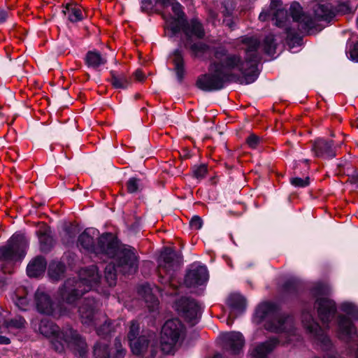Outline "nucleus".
<instances>
[{
    "label": "nucleus",
    "mask_w": 358,
    "mask_h": 358,
    "mask_svg": "<svg viewBox=\"0 0 358 358\" xmlns=\"http://www.w3.org/2000/svg\"><path fill=\"white\" fill-rule=\"evenodd\" d=\"M64 13L72 22L80 21L83 18L82 10L76 6H67Z\"/></svg>",
    "instance_id": "33"
},
{
    "label": "nucleus",
    "mask_w": 358,
    "mask_h": 358,
    "mask_svg": "<svg viewBox=\"0 0 358 358\" xmlns=\"http://www.w3.org/2000/svg\"><path fill=\"white\" fill-rule=\"evenodd\" d=\"M315 304L320 320L324 325L328 326L329 322L334 317L336 313L335 302L328 298L318 297Z\"/></svg>",
    "instance_id": "14"
},
{
    "label": "nucleus",
    "mask_w": 358,
    "mask_h": 358,
    "mask_svg": "<svg viewBox=\"0 0 358 358\" xmlns=\"http://www.w3.org/2000/svg\"><path fill=\"white\" fill-rule=\"evenodd\" d=\"M134 77L137 80L142 81L144 79V74L141 71L137 70L134 73Z\"/></svg>",
    "instance_id": "51"
},
{
    "label": "nucleus",
    "mask_w": 358,
    "mask_h": 358,
    "mask_svg": "<svg viewBox=\"0 0 358 358\" xmlns=\"http://www.w3.org/2000/svg\"><path fill=\"white\" fill-rule=\"evenodd\" d=\"M7 13L4 10H0V23L4 22L7 18Z\"/></svg>",
    "instance_id": "53"
},
{
    "label": "nucleus",
    "mask_w": 358,
    "mask_h": 358,
    "mask_svg": "<svg viewBox=\"0 0 358 358\" xmlns=\"http://www.w3.org/2000/svg\"><path fill=\"white\" fill-rule=\"evenodd\" d=\"M313 11L317 20H329L335 15V12L329 3H317L313 7Z\"/></svg>",
    "instance_id": "25"
},
{
    "label": "nucleus",
    "mask_w": 358,
    "mask_h": 358,
    "mask_svg": "<svg viewBox=\"0 0 358 358\" xmlns=\"http://www.w3.org/2000/svg\"><path fill=\"white\" fill-rule=\"evenodd\" d=\"M145 295L144 296V299L146 303H150V305H148V306L154 308L157 306V300L155 296L150 293V289L149 287H145Z\"/></svg>",
    "instance_id": "40"
},
{
    "label": "nucleus",
    "mask_w": 358,
    "mask_h": 358,
    "mask_svg": "<svg viewBox=\"0 0 358 358\" xmlns=\"http://www.w3.org/2000/svg\"><path fill=\"white\" fill-rule=\"evenodd\" d=\"M261 141L262 139L254 134H251L246 139L247 144L252 149L256 148Z\"/></svg>",
    "instance_id": "43"
},
{
    "label": "nucleus",
    "mask_w": 358,
    "mask_h": 358,
    "mask_svg": "<svg viewBox=\"0 0 358 358\" xmlns=\"http://www.w3.org/2000/svg\"><path fill=\"white\" fill-rule=\"evenodd\" d=\"M116 266L113 263H109L105 267V278L110 286H114L116 284Z\"/></svg>",
    "instance_id": "34"
},
{
    "label": "nucleus",
    "mask_w": 358,
    "mask_h": 358,
    "mask_svg": "<svg viewBox=\"0 0 358 358\" xmlns=\"http://www.w3.org/2000/svg\"><path fill=\"white\" fill-rule=\"evenodd\" d=\"M115 354L113 358H124L125 355V350L122 348L121 343L119 339H115Z\"/></svg>",
    "instance_id": "46"
},
{
    "label": "nucleus",
    "mask_w": 358,
    "mask_h": 358,
    "mask_svg": "<svg viewBox=\"0 0 358 358\" xmlns=\"http://www.w3.org/2000/svg\"><path fill=\"white\" fill-rule=\"evenodd\" d=\"M339 336L343 340H348L352 338L356 334V329L352 322L345 316H340L338 318Z\"/></svg>",
    "instance_id": "23"
},
{
    "label": "nucleus",
    "mask_w": 358,
    "mask_h": 358,
    "mask_svg": "<svg viewBox=\"0 0 358 358\" xmlns=\"http://www.w3.org/2000/svg\"><path fill=\"white\" fill-rule=\"evenodd\" d=\"M356 357H357V358H358V348H357V351L356 352Z\"/></svg>",
    "instance_id": "57"
},
{
    "label": "nucleus",
    "mask_w": 358,
    "mask_h": 358,
    "mask_svg": "<svg viewBox=\"0 0 358 358\" xmlns=\"http://www.w3.org/2000/svg\"><path fill=\"white\" fill-rule=\"evenodd\" d=\"M176 310L185 320L194 324L199 313V306L194 299L182 298L176 303Z\"/></svg>",
    "instance_id": "13"
},
{
    "label": "nucleus",
    "mask_w": 358,
    "mask_h": 358,
    "mask_svg": "<svg viewBox=\"0 0 358 358\" xmlns=\"http://www.w3.org/2000/svg\"><path fill=\"white\" fill-rule=\"evenodd\" d=\"M278 343L276 338H271L268 341L262 343L257 345L252 351L253 358H264L272 352Z\"/></svg>",
    "instance_id": "22"
},
{
    "label": "nucleus",
    "mask_w": 358,
    "mask_h": 358,
    "mask_svg": "<svg viewBox=\"0 0 358 358\" xmlns=\"http://www.w3.org/2000/svg\"><path fill=\"white\" fill-rule=\"evenodd\" d=\"M331 358H336V357H331Z\"/></svg>",
    "instance_id": "59"
},
{
    "label": "nucleus",
    "mask_w": 358,
    "mask_h": 358,
    "mask_svg": "<svg viewBox=\"0 0 358 358\" xmlns=\"http://www.w3.org/2000/svg\"><path fill=\"white\" fill-rule=\"evenodd\" d=\"M65 271V266L61 262H52L48 268V274L50 278L55 281L61 279Z\"/></svg>",
    "instance_id": "32"
},
{
    "label": "nucleus",
    "mask_w": 358,
    "mask_h": 358,
    "mask_svg": "<svg viewBox=\"0 0 358 358\" xmlns=\"http://www.w3.org/2000/svg\"><path fill=\"white\" fill-rule=\"evenodd\" d=\"M313 293L315 296L327 295L329 293V288L324 284H318L313 288Z\"/></svg>",
    "instance_id": "42"
},
{
    "label": "nucleus",
    "mask_w": 358,
    "mask_h": 358,
    "mask_svg": "<svg viewBox=\"0 0 358 358\" xmlns=\"http://www.w3.org/2000/svg\"><path fill=\"white\" fill-rule=\"evenodd\" d=\"M227 304L234 311L242 312L246 306L245 299L239 294H232L227 299Z\"/></svg>",
    "instance_id": "30"
},
{
    "label": "nucleus",
    "mask_w": 358,
    "mask_h": 358,
    "mask_svg": "<svg viewBox=\"0 0 358 358\" xmlns=\"http://www.w3.org/2000/svg\"><path fill=\"white\" fill-rule=\"evenodd\" d=\"M230 80L220 68L216 62L211 63L209 73L201 75L196 81L197 87L203 91H213L222 89L226 81Z\"/></svg>",
    "instance_id": "8"
},
{
    "label": "nucleus",
    "mask_w": 358,
    "mask_h": 358,
    "mask_svg": "<svg viewBox=\"0 0 358 358\" xmlns=\"http://www.w3.org/2000/svg\"><path fill=\"white\" fill-rule=\"evenodd\" d=\"M173 62L175 65L174 71L179 82H182L185 76L184 60L182 52L176 50L173 54Z\"/></svg>",
    "instance_id": "28"
},
{
    "label": "nucleus",
    "mask_w": 358,
    "mask_h": 358,
    "mask_svg": "<svg viewBox=\"0 0 358 358\" xmlns=\"http://www.w3.org/2000/svg\"><path fill=\"white\" fill-rule=\"evenodd\" d=\"M206 173L207 167L206 165L195 166L193 169L194 176L199 180L203 178L206 176Z\"/></svg>",
    "instance_id": "41"
},
{
    "label": "nucleus",
    "mask_w": 358,
    "mask_h": 358,
    "mask_svg": "<svg viewBox=\"0 0 358 358\" xmlns=\"http://www.w3.org/2000/svg\"><path fill=\"white\" fill-rule=\"evenodd\" d=\"M94 358H109L108 345L105 343L99 342L94 345Z\"/></svg>",
    "instance_id": "36"
},
{
    "label": "nucleus",
    "mask_w": 358,
    "mask_h": 358,
    "mask_svg": "<svg viewBox=\"0 0 358 358\" xmlns=\"http://www.w3.org/2000/svg\"><path fill=\"white\" fill-rule=\"evenodd\" d=\"M203 224L202 219L198 216L194 215L190 220L189 225L192 229L199 230L201 228Z\"/></svg>",
    "instance_id": "48"
},
{
    "label": "nucleus",
    "mask_w": 358,
    "mask_h": 358,
    "mask_svg": "<svg viewBox=\"0 0 358 358\" xmlns=\"http://www.w3.org/2000/svg\"><path fill=\"white\" fill-rule=\"evenodd\" d=\"M313 150L316 156L324 158H333L336 156V152L333 148V142L324 139H318L315 141Z\"/></svg>",
    "instance_id": "21"
},
{
    "label": "nucleus",
    "mask_w": 358,
    "mask_h": 358,
    "mask_svg": "<svg viewBox=\"0 0 358 358\" xmlns=\"http://www.w3.org/2000/svg\"><path fill=\"white\" fill-rule=\"evenodd\" d=\"M290 182L295 187H304L309 185V178L306 177L304 179L297 177L293 178L290 180Z\"/></svg>",
    "instance_id": "44"
},
{
    "label": "nucleus",
    "mask_w": 358,
    "mask_h": 358,
    "mask_svg": "<svg viewBox=\"0 0 358 358\" xmlns=\"http://www.w3.org/2000/svg\"><path fill=\"white\" fill-rule=\"evenodd\" d=\"M263 48L264 52L269 55H272L275 53L276 44L273 35L269 34L265 37L263 42Z\"/></svg>",
    "instance_id": "35"
},
{
    "label": "nucleus",
    "mask_w": 358,
    "mask_h": 358,
    "mask_svg": "<svg viewBox=\"0 0 358 358\" xmlns=\"http://www.w3.org/2000/svg\"><path fill=\"white\" fill-rule=\"evenodd\" d=\"M39 332L50 338L52 348L57 352H64L66 347H68L78 352L80 356H83L85 353V341L72 328L59 331V327L53 322L42 320L39 325Z\"/></svg>",
    "instance_id": "3"
},
{
    "label": "nucleus",
    "mask_w": 358,
    "mask_h": 358,
    "mask_svg": "<svg viewBox=\"0 0 358 358\" xmlns=\"http://www.w3.org/2000/svg\"><path fill=\"white\" fill-rule=\"evenodd\" d=\"M352 181L353 182H358V173H356V176H352Z\"/></svg>",
    "instance_id": "54"
},
{
    "label": "nucleus",
    "mask_w": 358,
    "mask_h": 358,
    "mask_svg": "<svg viewBox=\"0 0 358 358\" xmlns=\"http://www.w3.org/2000/svg\"><path fill=\"white\" fill-rule=\"evenodd\" d=\"M155 6V3L152 0H142L141 9L143 12L150 13L151 12Z\"/></svg>",
    "instance_id": "47"
},
{
    "label": "nucleus",
    "mask_w": 358,
    "mask_h": 358,
    "mask_svg": "<svg viewBox=\"0 0 358 358\" xmlns=\"http://www.w3.org/2000/svg\"><path fill=\"white\" fill-rule=\"evenodd\" d=\"M342 310L349 315L356 317L355 313H357V308L350 303H344L342 304Z\"/></svg>",
    "instance_id": "49"
},
{
    "label": "nucleus",
    "mask_w": 358,
    "mask_h": 358,
    "mask_svg": "<svg viewBox=\"0 0 358 358\" xmlns=\"http://www.w3.org/2000/svg\"><path fill=\"white\" fill-rule=\"evenodd\" d=\"M148 340L145 336H140L130 341V347L132 352L136 355H142L148 348Z\"/></svg>",
    "instance_id": "31"
},
{
    "label": "nucleus",
    "mask_w": 358,
    "mask_h": 358,
    "mask_svg": "<svg viewBox=\"0 0 358 358\" xmlns=\"http://www.w3.org/2000/svg\"><path fill=\"white\" fill-rule=\"evenodd\" d=\"M36 306L38 311L48 315H60L65 314L62 310L55 308L50 296L44 292L38 289L35 294Z\"/></svg>",
    "instance_id": "15"
},
{
    "label": "nucleus",
    "mask_w": 358,
    "mask_h": 358,
    "mask_svg": "<svg viewBox=\"0 0 358 358\" xmlns=\"http://www.w3.org/2000/svg\"><path fill=\"white\" fill-rule=\"evenodd\" d=\"M99 236V231L94 228L86 229L78 237V245L85 250L96 255L103 254L116 258L117 268L124 274H131L138 268V259L136 250L130 246L119 249L117 242L111 233L103 234L98 238L97 244L94 238Z\"/></svg>",
    "instance_id": "2"
},
{
    "label": "nucleus",
    "mask_w": 358,
    "mask_h": 358,
    "mask_svg": "<svg viewBox=\"0 0 358 358\" xmlns=\"http://www.w3.org/2000/svg\"><path fill=\"white\" fill-rule=\"evenodd\" d=\"M78 313L83 324L96 327L99 322H103V325L96 329L99 335L110 334V324L106 321V316L99 312L98 302L94 299H84L78 308Z\"/></svg>",
    "instance_id": "6"
},
{
    "label": "nucleus",
    "mask_w": 358,
    "mask_h": 358,
    "mask_svg": "<svg viewBox=\"0 0 358 358\" xmlns=\"http://www.w3.org/2000/svg\"><path fill=\"white\" fill-rule=\"evenodd\" d=\"M9 313L0 308V334L6 330L22 329L26 327V320L21 316L8 320Z\"/></svg>",
    "instance_id": "17"
},
{
    "label": "nucleus",
    "mask_w": 358,
    "mask_h": 358,
    "mask_svg": "<svg viewBox=\"0 0 358 358\" xmlns=\"http://www.w3.org/2000/svg\"><path fill=\"white\" fill-rule=\"evenodd\" d=\"M224 346L233 354L240 352L244 345V338L239 332H229L222 335Z\"/></svg>",
    "instance_id": "19"
},
{
    "label": "nucleus",
    "mask_w": 358,
    "mask_h": 358,
    "mask_svg": "<svg viewBox=\"0 0 358 358\" xmlns=\"http://www.w3.org/2000/svg\"><path fill=\"white\" fill-rule=\"evenodd\" d=\"M302 323L304 328L315 338L318 344H320L324 350H326L330 348L331 346L330 339L320 327L318 324L314 321L310 314L306 312L303 313Z\"/></svg>",
    "instance_id": "11"
},
{
    "label": "nucleus",
    "mask_w": 358,
    "mask_h": 358,
    "mask_svg": "<svg viewBox=\"0 0 358 358\" xmlns=\"http://www.w3.org/2000/svg\"><path fill=\"white\" fill-rule=\"evenodd\" d=\"M142 188L140 180L136 178H131L127 182V189L129 193L138 192Z\"/></svg>",
    "instance_id": "37"
},
{
    "label": "nucleus",
    "mask_w": 358,
    "mask_h": 358,
    "mask_svg": "<svg viewBox=\"0 0 358 358\" xmlns=\"http://www.w3.org/2000/svg\"><path fill=\"white\" fill-rule=\"evenodd\" d=\"M139 325L136 321L133 320L131 322V326L128 334V338L129 342L136 339V336L138 334Z\"/></svg>",
    "instance_id": "39"
},
{
    "label": "nucleus",
    "mask_w": 358,
    "mask_h": 358,
    "mask_svg": "<svg viewBox=\"0 0 358 358\" xmlns=\"http://www.w3.org/2000/svg\"><path fill=\"white\" fill-rule=\"evenodd\" d=\"M46 266L47 262L43 257H36L28 264L27 274L30 277H38L45 272Z\"/></svg>",
    "instance_id": "24"
},
{
    "label": "nucleus",
    "mask_w": 358,
    "mask_h": 358,
    "mask_svg": "<svg viewBox=\"0 0 358 358\" xmlns=\"http://www.w3.org/2000/svg\"><path fill=\"white\" fill-rule=\"evenodd\" d=\"M240 41L245 45V60L238 55L228 53L225 48L221 47L215 50L214 57L229 80L248 85L252 83L258 76L257 63L259 60L257 50L259 41L255 37L247 36L241 37Z\"/></svg>",
    "instance_id": "1"
},
{
    "label": "nucleus",
    "mask_w": 358,
    "mask_h": 358,
    "mask_svg": "<svg viewBox=\"0 0 358 358\" xmlns=\"http://www.w3.org/2000/svg\"><path fill=\"white\" fill-rule=\"evenodd\" d=\"M112 85L116 89H125L131 83V79L124 73H117L114 71L110 72Z\"/></svg>",
    "instance_id": "29"
},
{
    "label": "nucleus",
    "mask_w": 358,
    "mask_h": 358,
    "mask_svg": "<svg viewBox=\"0 0 358 358\" xmlns=\"http://www.w3.org/2000/svg\"><path fill=\"white\" fill-rule=\"evenodd\" d=\"M232 322H233V321H232L231 320H229L227 322V323H228V324H231L232 323Z\"/></svg>",
    "instance_id": "56"
},
{
    "label": "nucleus",
    "mask_w": 358,
    "mask_h": 358,
    "mask_svg": "<svg viewBox=\"0 0 358 358\" xmlns=\"http://www.w3.org/2000/svg\"><path fill=\"white\" fill-rule=\"evenodd\" d=\"M349 55L352 61L358 62V41L350 49Z\"/></svg>",
    "instance_id": "50"
},
{
    "label": "nucleus",
    "mask_w": 358,
    "mask_h": 358,
    "mask_svg": "<svg viewBox=\"0 0 358 358\" xmlns=\"http://www.w3.org/2000/svg\"><path fill=\"white\" fill-rule=\"evenodd\" d=\"M256 316L260 320H265L264 327L268 331L292 333L294 330L293 318L280 314L278 306L273 303L260 304L256 310Z\"/></svg>",
    "instance_id": "5"
},
{
    "label": "nucleus",
    "mask_w": 358,
    "mask_h": 358,
    "mask_svg": "<svg viewBox=\"0 0 358 358\" xmlns=\"http://www.w3.org/2000/svg\"><path fill=\"white\" fill-rule=\"evenodd\" d=\"M189 48L195 55L204 53L209 49V46L208 45L201 42L190 44Z\"/></svg>",
    "instance_id": "38"
},
{
    "label": "nucleus",
    "mask_w": 358,
    "mask_h": 358,
    "mask_svg": "<svg viewBox=\"0 0 358 358\" xmlns=\"http://www.w3.org/2000/svg\"><path fill=\"white\" fill-rule=\"evenodd\" d=\"M180 264V257L170 248H166L160 255L159 273H167L169 278L172 276V271L177 269Z\"/></svg>",
    "instance_id": "12"
},
{
    "label": "nucleus",
    "mask_w": 358,
    "mask_h": 358,
    "mask_svg": "<svg viewBox=\"0 0 358 358\" xmlns=\"http://www.w3.org/2000/svg\"><path fill=\"white\" fill-rule=\"evenodd\" d=\"M180 31H182L187 37V41L185 43L186 47L189 45L188 41H190L192 38L201 39L206 34L202 24L196 18H193L189 21L186 20V19L185 20H180L177 24L171 26L173 34H177Z\"/></svg>",
    "instance_id": "9"
},
{
    "label": "nucleus",
    "mask_w": 358,
    "mask_h": 358,
    "mask_svg": "<svg viewBox=\"0 0 358 358\" xmlns=\"http://www.w3.org/2000/svg\"><path fill=\"white\" fill-rule=\"evenodd\" d=\"M10 343V340L9 338L4 336H0V344L1 345H8Z\"/></svg>",
    "instance_id": "52"
},
{
    "label": "nucleus",
    "mask_w": 358,
    "mask_h": 358,
    "mask_svg": "<svg viewBox=\"0 0 358 358\" xmlns=\"http://www.w3.org/2000/svg\"><path fill=\"white\" fill-rule=\"evenodd\" d=\"M289 13L294 21L297 22L303 29H310L314 27L313 19L303 12L302 7L298 2H293L289 7Z\"/></svg>",
    "instance_id": "18"
},
{
    "label": "nucleus",
    "mask_w": 358,
    "mask_h": 358,
    "mask_svg": "<svg viewBox=\"0 0 358 358\" xmlns=\"http://www.w3.org/2000/svg\"><path fill=\"white\" fill-rule=\"evenodd\" d=\"M100 281L98 268L92 265L80 272V278H69L59 289L61 299L67 304H74L85 292L96 286Z\"/></svg>",
    "instance_id": "4"
},
{
    "label": "nucleus",
    "mask_w": 358,
    "mask_h": 358,
    "mask_svg": "<svg viewBox=\"0 0 358 358\" xmlns=\"http://www.w3.org/2000/svg\"><path fill=\"white\" fill-rule=\"evenodd\" d=\"M156 2L162 3L164 6H171L174 17L170 21H167V27L171 30V26L177 24L180 20H185V13L181 4L176 0H157Z\"/></svg>",
    "instance_id": "20"
},
{
    "label": "nucleus",
    "mask_w": 358,
    "mask_h": 358,
    "mask_svg": "<svg viewBox=\"0 0 358 358\" xmlns=\"http://www.w3.org/2000/svg\"><path fill=\"white\" fill-rule=\"evenodd\" d=\"M280 0H271V4L268 8L264 9L259 14V19L261 21H266L271 17L275 20V24L280 28H285L287 34L290 33V29L287 27V16L286 11L278 8Z\"/></svg>",
    "instance_id": "10"
},
{
    "label": "nucleus",
    "mask_w": 358,
    "mask_h": 358,
    "mask_svg": "<svg viewBox=\"0 0 358 358\" xmlns=\"http://www.w3.org/2000/svg\"><path fill=\"white\" fill-rule=\"evenodd\" d=\"M107 62L106 57H103L97 51H89L85 56V63L87 66L98 69Z\"/></svg>",
    "instance_id": "27"
},
{
    "label": "nucleus",
    "mask_w": 358,
    "mask_h": 358,
    "mask_svg": "<svg viewBox=\"0 0 358 358\" xmlns=\"http://www.w3.org/2000/svg\"><path fill=\"white\" fill-rule=\"evenodd\" d=\"M208 280V271L206 266H199L190 269L185 275V284L192 287L201 285Z\"/></svg>",
    "instance_id": "16"
},
{
    "label": "nucleus",
    "mask_w": 358,
    "mask_h": 358,
    "mask_svg": "<svg viewBox=\"0 0 358 358\" xmlns=\"http://www.w3.org/2000/svg\"><path fill=\"white\" fill-rule=\"evenodd\" d=\"M357 27L358 28V16H357Z\"/></svg>",
    "instance_id": "58"
},
{
    "label": "nucleus",
    "mask_w": 358,
    "mask_h": 358,
    "mask_svg": "<svg viewBox=\"0 0 358 358\" xmlns=\"http://www.w3.org/2000/svg\"><path fill=\"white\" fill-rule=\"evenodd\" d=\"M40 242V248L43 252L49 251L53 245V239L51 231L47 226L44 225L37 231Z\"/></svg>",
    "instance_id": "26"
},
{
    "label": "nucleus",
    "mask_w": 358,
    "mask_h": 358,
    "mask_svg": "<svg viewBox=\"0 0 358 358\" xmlns=\"http://www.w3.org/2000/svg\"><path fill=\"white\" fill-rule=\"evenodd\" d=\"M15 303L19 309L22 310H26L29 306V302L24 296H16L15 299Z\"/></svg>",
    "instance_id": "45"
},
{
    "label": "nucleus",
    "mask_w": 358,
    "mask_h": 358,
    "mask_svg": "<svg viewBox=\"0 0 358 358\" xmlns=\"http://www.w3.org/2000/svg\"><path fill=\"white\" fill-rule=\"evenodd\" d=\"M185 334V327L178 319L167 320L164 324L161 333V348L164 353H173L178 346Z\"/></svg>",
    "instance_id": "7"
},
{
    "label": "nucleus",
    "mask_w": 358,
    "mask_h": 358,
    "mask_svg": "<svg viewBox=\"0 0 358 358\" xmlns=\"http://www.w3.org/2000/svg\"><path fill=\"white\" fill-rule=\"evenodd\" d=\"M289 282H287L286 284H285V288L288 289V285H289Z\"/></svg>",
    "instance_id": "55"
}]
</instances>
